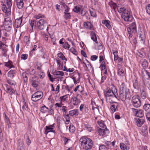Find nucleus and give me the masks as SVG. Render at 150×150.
<instances>
[{"label": "nucleus", "instance_id": "1", "mask_svg": "<svg viewBox=\"0 0 150 150\" xmlns=\"http://www.w3.org/2000/svg\"><path fill=\"white\" fill-rule=\"evenodd\" d=\"M35 17L37 19H40L39 21H37L36 26L38 29L40 30H42L47 28V30L48 23L45 20L42 18L44 17V16L39 14L38 15H35Z\"/></svg>", "mask_w": 150, "mask_h": 150}, {"label": "nucleus", "instance_id": "2", "mask_svg": "<svg viewBox=\"0 0 150 150\" xmlns=\"http://www.w3.org/2000/svg\"><path fill=\"white\" fill-rule=\"evenodd\" d=\"M104 92L106 100H110V103L114 102V101L118 99V96L117 93L113 92L112 90L109 88H107L104 91Z\"/></svg>", "mask_w": 150, "mask_h": 150}, {"label": "nucleus", "instance_id": "3", "mask_svg": "<svg viewBox=\"0 0 150 150\" xmlns=\"http://www.w3.org/2000/svg\"><path fill=\"white\" fill-rule=\"evenodd\" d=\"M131 97L129 90L125 86H121L119 91V98L123 101L127 99H130Z\"/></svg>", "mask_w": 150, "mask_h": 150}, {"label": "nucleus", "instance_id": "4", "mask_svg": "<svg viewBox=\"0 0 150 150\" xmlns=\"http://www.w3.org/2000/svg\"><path fill=\"white\" fill-rule=\"evenodd\" d=\"M82 148L88 150L91 149L93 145L92 141L86 137H82L79 140Z\"/></svg>", "mask_w": 150, "mask_h": 150}, {"label": "nucleus", "instance_id": "5", "mask_svg": "<svg viewBox=\"0 0 150 150\" xmlns=\"http://www.w3.org/2000/svg\"><path fill=\"white\" fill-rule=\"evenodd\" d=\"M118 11L122 13V17L126 21H131L133 19V17L131 14L129 9H126L125 8H120L117 9Z\"/></svg>", "mask_w": 150, "mask_h": 150}, {"label": "nucleus", "instance_id": "6", "mask_svg": "<svg viewBox=\"0 0 150 150\" xmlns=\"http://www.w3.org/2000/svg\"><path fill=\"white\" fill-rule=\"evenodd\" d=\"M30 83L32 86L36 90L39 89L40 83L38 77L36 76H34L30 79Z\"/></svg>", "mask_w": 150, "mask_h": 150}, {"label": "nucleus", "instance_id": "7", "mask_svg": "<svg viewBox=\"0 0 150 150\" xmlns=\"http://www.w3.org/2000/svg\"><path fill=\"white\" fill-rule=\"evenodd\" d=\"M43 96L42 92L40 91H38L32 95L31 100L34 102H36L41 99Z\"/></svg>", "mask_w": 150, "mask_h": 150}, {"label": "nucleus", "instance_id": "8", "mask_svg": "<svg viewBox=\"0 0 150 150\" xmlns=\"http://www.w3.org/2000/svg\"><path fill=\"white\" fill-rule=\"evenodd\" d=\"M132 103L135 107L138 108L141 105V102L139 97L137 96H134L132 98Z\"/></svg>", "mask_w": 150, "mask_h": 150}, {"label": "nucleus", "instance_id": "9", "mask_svg": "<svg viewBox=\"0 0 150 150\" xmlns=\"http://www.w3.org/2000/svg\"><path fill=\"white\" fill-rule=\"evenodd\" d=\"M146 75L145 76V78H146V79L144 77L143 79V80L144 84L147 86L149 89L150 90V76L149 73L146 71Z\"/></svg>", "mask_w": 150, "mask_h": 150}, {"label": "nucleus", "instance_id": "10", "mask_svg": "<svg viewBox=\"0 0 150 150\" xmlns=\"http://www.w3.org/2000/svg\"><path fill=\"white\" fill-rule=\"evenodd\" d=\"M97 131L98 135L102 137L104 135H107L109 133V130L106 127L105 129L98 128Z\"/></svg>", "mask_w": 150, "mask_h": 150}, {"label": "nucleus", "instance_id": "11", "mask_svg": "<svg viewBox=\"0 0 150 150\" xmlns=\"http://www.w3.org/2000/svg\"><path fill=\"white\" fill-rule=\"evenodd\" d=\"M132 110L133 112L137 117H142L144 115L143 111L141 110L132 108Z\"/></svg>", "mask_w": 150, "mask_h": 150}, {"label": "nucleus", "instance_id": "12", "mask_svg": "<svg viewBox=\"0 0 150 150\" xmlns=\"http://www.w3.org/2000/svg\"><path fill=\"white\" fill-rule=\"evenodd\" d=\"M128 32L132 31V33H135L136 32V26L135 22L133 23L127 29Z\"/></svg>", "mask_w": 150, "mask_h": 150}, {"label": "nucleus", "instance_id": "13", "mask_svg": "<svg viewBox=\"0 0 150 150\" xmlns=\"http://www.w3.org/2000/svg\"><path fill=\"white\" fill-rule=\"evenodd\" d=\"M79 96V95H78L76 97L73 96L72 97V100L74 105H77L81 102L80 99L78 98Z\"/></svg>", "mask_w": 150, "mask_h": 150}, {"label": "nucleus", "instance_id": "14", "mask_svg": "<svg viewBox=\"0 0 150 150\" xmlns=\"http://www.w3.org/2000/svg\"><path fill=\"white\" fill-rule=\"evenodd\" d=\"M113 103L112 104L110 107V109L111 111L113 112H115L118 110L117 107L118 106V104L117 103L115 102L114 101V102H111L110 103Z\"/></svg>", "mask_w": 150, "mask_h": 150}, {"label": "nucleus", "instance_id": "15", "mask_svg": "<svg viewBox=\"0 0 150 150\" xmlns=\"http://www.w3.org/2000/svg\"><path fill=\"white\" fill-rule=\"evenodd\" d=\"M54 127V125H52L48 126H46V129L45 131V134H47L50 132L54 133L55 131L53 130V127Z\"/></svg>", "mask_w": 150, "mask_h": 150}, {"label": "nucleus", "instance_id": "16", "mask_svg": "<svg viewBox=\"0 0 150 150\" xmlns=\"http://www.w3.org/2000/svg\"><path fill=\"white\" fill-rule=\"evenodd\" d=\"M135 121L137 126L138 127H140L144 122V119L139 118H136Z\"/></svg>", "mask_w": 150, "mask_h": 150}, {"label": "nucleus", "instance_id": "17", "mask_svg": "<svg viewBox=\"0 0 150 150\" xmlns=\"http://www.w3.org/2000/svg\"><path fill=\"white\" fill-rule=\"evenodd\" d=\"M22 17H21L18 18L16 19L15 21V25L17 28L19 27L21 24Z\"/></svg>", "mask_w": 150, "mask_h": 150}, {"label": "nucleus", "instance_id": "18", "mask_svg": "<svg viewBox=\"0 0 150 150\" xmlns=\"http://www.w3.org/2000/svg\"><path fill=\"white\" fill-rule=\"evenodd\" d=\"M139 39H140L141 43H144L146 39L145 33L144 32H141L139 34Z\"/></svg>", "mask_w": 150, "mask_h": 150}, {"label": "nucleus", "instance_id": "19", "mask_svg": "<svg viewBox=\"0 0 150 150\" xmlns=\"http://www.w3.org/2000/svg\"><path fill=\"white\" fill-rule=\"evenodd\" d=\"M6 88V91L9 94L11 95L15 92V91L10 86L6 84L5 85Z\"/></svg>", "mask_w": 150, "mask_h": 150}, {"label": "nucleus", "instance_id": "20", "mask_svg": "<svg viewBox=\"0 0 150 150\" xmlns=\"http://www.w3.org/2000/svg\"><path fill=\"white\" fill-rule=\"evenodd\" d=\"M16 4L18 8H22L24 4L23 0H16Z\"/></svg>", "mask_w": 150, "mask_h": 150}, {"label": "nucleus", "instance_id": "21", "mask_svg": "<svg viewBox=\"0 0 150 150\" xmlns=\"http://www.w3.org/2000/svg\"><path fill=\"white\" fill-rule=\"evenodd\" d=\"M133 86L134 88L136 89H139V84L137 82V79L135 77L133 81Z\"/></svg>", "mask_w": 150, "mask_h": 150}, {"label": "nucleus", "instance_id": "22", "mask_svg": "<svg viewBox=\"0 0 150 150\" xmlns=\"http://www.w3.org/2000/svg\"><path fill=\"white\" fill-rule=\"evenodd\" d=\"M79 111L77 109H75L69 111V115L72 116L74 115L77 116L79 114Z\"/></svg>", "mask_w": 150, "mask_h": 150}, {"label": "nucleus", "instance_id": "23", "mask_svg": "<svg viewBox=\"0 0 150 150\" xmlns=\"http://www.w3.org/2000/svg\"><path fill=\"white\" fill-rule=\"evenodd\" d=\"M102 23L104 24L109 29H111V26L110 25V21L108 20H103Z\"/></svg>", "mask_w": 150, "mask_h": 150}, {"label": "nucleus", "instance_id": "24", "mask_svg": "<svg viewBox=\"0 0 150 150\" xmlns=\"http://www.w3.org/2000/svg\"><path fill=\"white\" fill-rule=\"evenodd\" d=\"M15 73V70H11L8 72V76L10 78H12L14 76Z\"/></svg>", "mask_w": 150, "mask_h": 150}, {"label": "nucleus", "instance_id": "25", "mask_svg": "<svg viewBox=\"0 0 150 150\" xmlns=\"http://www.w3.org/2000/svg\"><path fill=\"white\" fill-rule=\"evenodd\" d=\"M91 39L95 42L96 43L98 44L97 38L95 33L93 32H92L91 33Z\"/></svg>", "mask_w": 150, "mask_h": 150}, {"label": "nucleus", "instance_id": "26", "mask_svg": "<svg viewBox=\"0 0 150 150\" xmlns=\"http://www.w3.org/2000/svg\"><path fill=\"white\" fill-rule=\"evenodd\" d=\"M84 24L85 27L87 28L92 29L93 28V25H92L89 22H85Z\"/></svg>", "mask_w": 150, "mask_h": 150}, {"label": "nucleus", "instance_id": "27", "mask_svg": "<svg viewBox=\"0 0 150 150\" xmlns=\"http://www.w3.org/2000/svg\"><path fill=\"white\" fill-rule=\"evenodd\" d=\"M143 108L145 111L149 112H150V104H145L143 106Z\"/></svg>", "mask_w": 150, "mask_h": 150}, {"label": "nucleus", "instance_id": "28", "mask_svg": "<svg viewBox=\"0 0 150 150\" xmlns=\"http://www.w3.org/2000/svg\"><path fill=\"white\" fill-rule=\"evenodd\" d=\"M82 8V7L80 6H76L73 9L74 11L76 13H79Z\"/></svg>", "mask_w": 150, "mask_h": 150}, {"label": "nucleus", "instance_id": "29", "mask_svg": "<svg viewBox=\"0 0 150 150\" xmlns=\"http://www.w3.org/2000/svg\"><path fill=\"white\" fill-rule=\"evenodd\" d=\"M5 65L9 68L14 67V66L12 64V62L10 61H9L7 62H5Z\"/></svg>", "mask_w": 150, "mask_h": 150}, {"label": "nucleus", "instance_id": "30", "mask_svg": "<svg viewBox=\"0 0 150 150\" xmlns=\"http://www.w3.org/2000/svg\"><path fill=\"white\" fill-rule=\"evenodd\" d=\"M142 65L143 67H146L148 65L147 61L144 59H142L141 60Z\"/></svg>", "mask_w": 150, "mask_h": 150}, {"label": "nucleus", "instance_id": "31", "mask_svg": "<svg viewBox=\"0 0 150 150\" xmlns=\"http://www.w3.org/2000/svg\"><path fill=\"white\" fill-rule=\"evenodd\" d=\"M81 15L83 16L85 15L86 16L87 14V11L86 8L82 7L81 8Z\"/></svg>", "mask_w": 150, "mask_h": 150}, {"label": "nucleus", "instance_id": "32", "mask_svg": "<svg viewBox=\"0 0 150 150\" xmlns=\"http://www.w3.org/2000/svg\"><path fill=\"white\" fill-rule=\"evenodd\" d=\"M100 67L102 70H104L105 69V71L104 73L106 74L107 73V70L105 67V63L104 61L102 62V64L100 65Z\"/></svg>", "mask_w": 150, "mask_h": 150}, {"label": "nucleus", "instance_id": "33", "mask_svg": "<svg viewBox=\"0 0 150 150\" xmlns=\"http://www.w3.org/2000/svg\"><path fill=\"white\" fill-rule=\"evenodd\" d=\"M141 96L142 98L144 99H145L146 97V93L145 91L144 90H141Z\"/></svg>", "mask_w": 150, "mask_h": 150}, {"label": "nucleus", "instance_id": "34", "mask_svg": "<svg viewBox=\"0 0 150 150\" xmlns=\"http://www.w3.org/2000/svg\"><path fill=\"white\" fill-rule=\"evenodd\" d=\"M23 104L22 106V109L24 111H27L28 109V104L25 101H23Z\"/></svg>", "mask_w": 150, "mask_h": 150}, {"label": "nucleus", "instance_id": "35", "mask_svg": "<svg viewBox=\"0 0 150 150\" xmlns=\"http://www.w3.org/2000/svg\"><path fill=\"white\" fill-rule=\"evenodd\" d=\"M53 74L56 76L60 75L63 76L64 75V73L62 71H56L53 73Z\"/></svg>", "mask_w": 150, "mask_h": 150}, {"label": "nucleus", "instance_id": "36", "mask_svg": "<svg viewBox=\"0 0 150 150\" xmlns=\"http://www.w3.org/2000/svg\"><path fill=\"white\" fill-rule=\"evenodd\" d=\"M48 110V108L44 105L41 108L40 111L42 113H45L47 112Z\"/></svg>", "mask_w": 150, "mask_h": 150}, {"label": "nucleus", "instance_id": "37", "mask_svg": "<svg viewBox=\"0 0 150 150\" xmlns=\"http://www.w3.org/2000/svg\"><path fill=\"white\" fill-rule=\"evenodd\" d=\"M118 74L120 76H123L124 75L123 70L122 69H119L118 70Z\"/></svg>", "mask_w": 150, "mask_h": 150}, {"label": "nucleus", "instance_id": "38", "mask_svg": "<svg viewBox=\"0 0 150 150\" xmlns=\"http://www.w3.org/2000/svg\"><path fill=\"white\" fill-rule=\"evenodd\" d=\"M120 146L122 150H126L127 149V147L123 143H121L120 144Z\"/></svg>", "mask_w": 150, "mask_h": 150}, {"label": "nucleus", "instance_id": "39", "mask_svg": "<svg viewBox=\"0 0 150 150\" xmlns=\"http://www.w3.org/2000/svg\"><path fill=\"white\" fill-rule=\"evenodd\" d=\"M98 123L101 128L103 129H105V127L107 128L106 126L104 125L103 121H98Z\"/></svg>", "mask_w": 150, "mask_h": 150}, {"label": "nucleus", "instance_id": "40", "mask_svg": "<svg viewBox=\"0 0 150 150\" xmlns=\"http://www.w3.org/2000/svg\"><path fill=\"white\" fill-rule=\"evenodd\" d=\"M69 129L70 132L73 133L75 130V128L73 125H70L69 128Z\"/></svg>", "mask_w": 150, "mask_h": 150}, {"label": "nucleus", "instance_id": "41", "mask_svg": "<svg viewBox=\"0 0 150 150\" xmlns=\"http://www.w3.org/2000/svg\"><path fill=\"white\" fill-rule=\"evenodd\" d=\"M5 24H11V18H7L5 19Z\"/></svg>", "mask_w": 150, "mask_h": 150}, {"label": "nucleus", "instance_id": "42", "mask_svg": "<svg viewBox=\"0 0 150 150\" xmlns=\"http://www.w3.org/2000/svg\"><path fill=\"white\" fill-rule=\"evenodd\" d=\"M78 78L77 79V80L76 79V77H74L73 78V79L74 80V82L76 84L78 82H79L80 79V74L79 73L78 74Z\"/></svg>", "mask_w": 150, "mask_h": 150}, {"label": "nucleus", "instance_id": "43", "mask_svg": "<svg viewBox=\"0 0 150 150\" xmlns=\"http://www.w3.org/2000/svg\"><path fill=\"white\" fill-rule=\"evenodd\" d=\"M57 62L59 65V69H61L62 68V65L61 62V61L59 59H57Z\"/></svg>", "mask_w": 150, "mask_h": 150}, {"label": "nucleus", "instance_id": "44", "mask_svg": "<svg viewBox=\"0 0 150 150\" xmlns=\"http://www.w3.org/2000/svg\"><path fill=\"white\" fill-rule=\"evenodd\" d=\"M7 83L10 85H14L16 84V82L13 80H7Z\"/></svg>", "mask_w": 150, "mask_h": 150}, {"label": "nucleus", "instance_id": "45", "mask_svg": "<svg viewBox=\"0 0 150 150\" xmlns=\"http://www.w3.org/2000/svg\"><path fill=\"white\" fill-rule=\"evenodd\" d=\"M71 15L69 13H64V18L66 19L67 20L69 19H70L71 18Z\"/></svg>", "mask_w": 150, "mask_h": 150}, {"label": "nucleus", "instance_id": "46", "mask_svg": "<svg viewBox=\"0 0 150 150\" xmlns=\"http://www.w3.org/2000/svg\"><path fill=\"white\" fill-rule=\"evenodd\" d=\"M64 117L65 118L66 120V124H68L70 121L69 117V115L67 114L66 115L65 114H64Z\"/></svg>", "mask_w": 150, "mask_h": 150}, {"label": "nucleus", "instance_id": "47", "mask_svg": "<svg viewBox=\"0 0 150 150\" xmlns=\"http://www.w3.org/2000/svg\"><path fill=\"white\" fill-rule=\"evenodd\" d=\"M58 56L62 60H65L67 61V59L65 58L64 55L61 53H60L58 54Z\"/></svg>", "mask_w": 150, "mask_h": 150}, {"label": "nucleus", "instance_id": "48", "mask_svg": "<svg viewBox=\"0 0 150 150\" xmlns=\"http://www.w3.org/2000/svg\"><path fill=\"white\" fill-rule=\"evenodd\" d=\"M99 150H110L109 149H108L104 145L100 146L99 147Z\"/></svg>", "mask_w": 150, "mask_h": 150}, {"label": "nucleus", "instance_id": "49", "mask_svg": "<svg viewBox=\"0 0 150 150\" xmlns=\"http://www.w3.org/2000/svg\"><path fill=\"white\" fill-rule=\"evenodd\" d=\"M142 132L143 133V135H146L148 133V130L147 128L146 127H144V128H143L142 130Z\"/></svg>", "mask_w": 150, "mask_h": 150}, {"label": "nucleus", "instance_id": "50", "mask_svg": "<svg viewBox=\"0 0 150 150\" xmlns=\"http://www.w3.org/2000/svg\"><path fill=\"white\" fill-rule=\"evenodd\" d=\"M67 98V97L66 95L60 97L59 98L60 102H62V103L63 102L65 101L66 100Z\"/></svg>", "mask_w": 150, "mask_h": 150}, {"label": "nucleus", "instance_id": "51", "mask_svg": "<svg viewBox=\"0 0 150 150\" xmlns=\"http://www.w3.org/2000/svg\"><path fill=\"white\" fill-rule=\"evenodd\" d=\"M37 23V21H35L34 20L31 21L30 25L32 29L33 28L34 25L35 24V26H36Z\"/></svg>", "mask_w": 150, "mask_h": 150}, {"label": "nucleus", "instance_id": "52", "mask_svg": "<svg viewBox=\"0 0 150 150\" xmlns=\"http://www.w3.org/2000/svg\"><path fill=\"white\" fill-rule=\"evenodd\" d=\"M117 53V52L116 51L113 52V54L114 56V60H116L118 59V57Z\"/></svg>", "mask_w": 150, "mask_h": 150}, {"label": "nucleus", "instance_id": "53", "mask_svg": "<svg viewBox=\"0 0 150 150\" xmlns=\"http://www.w3.org/2000/svg\"><path fill=\"white\" fill-rule=\"evenodd\" d=\"M137 54L139 56L141 57H144L146 56L145 53L144 52H139Z\"/></svg>", "mask_w": 150, "mask_h": 150}, {"label": "nucleus", "instance_id": "54", "mask_svg": "<svg viewBox=\"0 0 150 150\" xmlns=\"http://www.w3.org/2000/svg\"><path fill=\"white\" fill-rule=\"evenodd\" d=\"M70 45L68 44V42H66L63 45V47L66 49L67 48L69 49L70 47Z\"/></svg>", "mask_w": 150, "mask_h": 150}, {"label": "nucleus", "instance_id": "55", "mask_svg": "<svg viewBox=\"0 0 150 150\" xmlns=\"http://www.w3.org/2000/svg\"><path fill=\"white\" fill-rule=\"evenodd\" d=\"M79 91L81 94H83L84 93H83L84 91V88L82 87L81 86H80V87L79 88Z\"/></svg>", "mask_w": 150, "mask_h": 150}, {"label": "nucleus", "instance_id": "56", "mask_svg": "<svg viewBox=\"0 0 150 150\" xmlns=\"http://www.w3.org/2000/svg\"><path fill=\"white\" fill-rule=\"evenodd\" d=\"M70 50L72 53L75 55H76L77 53L76 50L74 48H71L70 49Z\"/></svg>", "mask_w": 150, "mask_h": 150}, {"label": "nucleus", "instance_id": "57", "mask_svg": "<svg viewBox=\"0 0 150 150\" xmlns=\"http://www.w3.org/2000/svg\"><path fill=\"white\" fill-rule=\"evenodd\" d=\"M146 10L147 13L150 15V4L146 7Z\"/></svg>", "mask_w": 150, "mask_h": 150}, {"label": "nucleus", "instance_id": "58", "mask_svg": "<svg viewBox=\"0 0 150 150\" xmlns=\"http://www.w3.org/2000/svg\"><path fill=\"white\" fill-rule=\"evenodd\" d=\"M27 54H22L21 56V58L22 59L25 60L27 59Z\"/></svg>", "mask_w": 150, "mask_h": 150}, {"label": "nucleus", "instance_id": "59", "mask_svg": "<svg viewBox=\"0 0 150 150\" xmlns=\"http://www.w3.org/2000/svg\"><path fill=\"white\" fill-rule=\"evenodd\" d=\"M18 148V150H25L23 144H19Z\"/></svg>", "mask_w": 150, "mask_h": 150}, {"label": "nucleus", "instance_id": "60", "mask_svg": "<svg viewBox=\"0 0 150 150\" xmlns=\"http://www.w3.org/2000/svg\"><path fill=\"white\" fill-rule=\"evenodd\" d=\"M98 57L96 55H92L91 57V59L92 61H95L96 60Z\"/></svg>", "mask_w": 150, "mask_h": 150}, {"label": "nucleus", "instance_id": "61", "mask_svg": "<svg viewBox=\"0 0 150 150\" xmlns=\"http://www.w3.org/2000/svg\"><path fill=\"white\" fill-rule=\"evenodd\" d=\"M62 111L63 112H65V114L66 113L67 111V107L65 106H63L62 107Z\"/></svg>", "mask_w": 150, "mask_h": 150}, {"label": "nucleus", "instance_id": "62", "mask_svg": "<svg viewBox=\"0 0 150 150\" xmlns=\"http://www.w3.org/2000/svg\"><path fill=\"white\" fill-rule=\"evenodd\" d=\"M62 102H60V103H56L54 105L55 106L58 107V108H61L62 107Z\"/></svg>", "mask_w": 150, "mask_h": 150}, {"label": "nucleus", "instance_id": "63", "mask_svg": "<svg viewBox=\"0 0 150 150\" xmlns=\"http://www.w3.org/2000/svg\"><path fill=\"white\" fill-rule=\"evenodd\" d=\"M38 75L40 78H43L44 77V75L43 73L40 72L38 74Z\"/></svg>", "mask_w": 150, "mask_h": 150}, {"label": "nucleus", "instance_id": "64", "mask_svg": "<svg viewBox=\"0 0 150 150\" xmlns=\"http://www.w3.org/2000/svg\"><path fill=\"white\" fill-rule=\"evenodd\" d=\"M146 116L147 119L150 122V113L147 112L146 114Z\"/></svg>", "mask_w": 150, "mask_h": 150}]
</instances>
